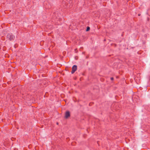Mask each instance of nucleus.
I'll return each mask as SVG.
<instances>
[{"mask_svg":"<svg viewBox=\"0 0 150 150\" xmlns=\"http://www.w3.org/2000/svg\"><path fill=\"white\" fill-rule=\"evenodd\" d=\"M7 38L10 41L13 40L15 38V36L12 34L9 33L7 35Z\"/></svg>","mask_w":150,"mask_h":150,"instance_id":"obj_1","label":"nucleus"},{"mask_svg":"<svg viewBox=\"0 0 150 150\" xmlns=\"http://www.w3.org/2000/svg\"><path fill=\"white\" fill-rule=\"evenodd\" d=\"M44 6L46 9H50L51 7V5L48 2L44 4Z\"/></svg>","mask_w":150,"mask_h":150,"instance_id":"obj_2","label":"nucleus"},{"mask_svg":"<svg viewBox=\"0 0 150 150\" xmlns=\"http://www.w3.org/2000/svg\"><path fill=\"white\" fill-rule=\"evenodd\" d=\"M77 69V67L76 65H74L72 67V69L71 71V73L72 74H74L76 70Z\"/></svg>","mask_w":150,"mask_h":150,"instance_id":"obj_3","label":"nucleus"},{"mask_svg":"<svg viewBox=\"0 0 150 150\" xmlns=\"http://www.w3.org/2000/svg\"><path fill=\"white\" fill-rule=\"evenodd\" d=\"M70 112L68 111H66L65 113V118L67 119L70 117Z\"/></svg>","mask_w":150,"mask_h":150,"instance_id":"obj_4","label":"nucleus"},{"mask_svg":"<svg viewBox=\"0 0 150 150\" xmlns=\"http://www.w3.org/2000/svg\"><path fill=\"white\" fill-rule=\"evenodd\" d=\"M90 29V28L89 27H87L86 28V31H88Z\"/></svg>","mask_w":150,"mask_h":150,"instance_id":"obj_5","label":"nucleus"},{"mask_svg":"<svg viewBox=\"0 0 150 150\" xmlns=\"http://www.w3.org/2000/svg\"><path fill=\"white\" fill-rule=\"evenodd\" d=\"M110 79H111V80L112 81V80H113V79H114V78H113V77H111V78H110Z\"/></svg>","mask_w":150,"mask_h":150,"instance_id":"obj_6","label":"nucleus"},{"mask_svg":"<svg viewBox=\"0 0 150 150\" xmlns=\"http://www.w3.org/2000/svg\"><path fill=\"white\" fill-rule=\"evenodd\" d=\"M140 15H141V14H138V16H140Z\"/></svg>","mask_w":150,"mask_h":150,"instance_id":"obj_7","label":"nucleus"}]
</instances>
